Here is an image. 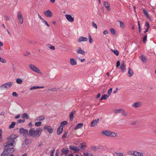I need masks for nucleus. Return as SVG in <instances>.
<instances>
[{
    "mask_svg": "<svg viewBox=\"0 0 156 156\" xmlns=\"http://www.w3.org/2000/svg\"><path fill=\"white\" fill-rule=\"evenodd\" d=\"M16 124V122H12L11 124L9 126V129L12 128L14 127Z\"/></svg>",
    "mask_w": 156,
    "mask_h": 156,
    "instance_id": "38",
    "label": "nucleus"
},
{
    "mask_svg": "<svg viewBox=\"0 0 156 156\" xmlns=\"http://www.w3.org/2000/svg\"><path fill=\"white\" fill-rule=\"evenodd\" d=\"M122 115L123 116H127V112L124 109H122L121 111Z\"/></svg>",
    "mask_w": 156,
    "mask_h": 156,
    "instance_id": "28",
    "label": "nucleus"
},
{
    "mask_svg": "<svg viewBox=\"0 0 156 156\" xmlns=\"http://www.w3.org/2000/svg\"><path fill=\"white\" fill-rule=\"evenodd\" d=\"M104 5L106 9L108 10L109 11L110 10V9L109 8V4L108 2H104Z\"/></svg>",
    "mask_w": 156,
    "mask_h": 156,
    "instance_id": "31",
    "label": "nucleus"
},
{
    "mask_svg": "<svg viewBox=\"0 0 156 156\" xmlns=\"http://www.w3.org/2000/svg\"><path fill=\"white\" fill-rule=\"evenodd\" d=\"M60 88L58 87H53L49 89L48 90L51 91H58L60 90Z\"/></svg>",
    "mask_w": 156,
    "mask_h": 156,
    "instance_id": "25",
    "label": "nucleus"
},
{
    "mask_svg": "<svg viewBox=\"0 0 156 156\" xmlns=\"http://www.w3.org/2000/svg\"><path fill=\"white\" fill-rule=\"evenodd\" d=\"M147 39V35L146 34L143 37V41L144 43H145Z\"/></svg>",
    "mask_w": 156,
    "mask_h": 156,
    "instance_id": "43",
    "label": "nucleus"
},
{
    "mask_svg": "<svg viewBox=\"0 0 156 156\" xmlns=\"http://www.w3.org/2000/svg\"><path fill=\"white\" fill-rule=\"evenodd\" d=\"M25 120H21V119H19L17 120V123H20L21 122H25Z\"/></svg>",
    "mask_w": 156,
    "mask_h": 156,
    "instance_id": "49",
    "label": "nucleus"
},
{
    "mask_svg": "<svg viewBox=\"0 0 156 156\" xmlns=\"http://www.w3.org/2000/svg\"><path fill=\"white\" fill-rule=\"evenodd\" d=\"M93 40L91 38H90V39H89V41L90 43H92L93 42Z\"/></svg>",
    "mask_w": 156,
    "mask_h": 156,
    "instance_id": "62",
    "label": "nucleus"
},
{
    "mask_svg": "<svg viewBox=\"0 0 156 156\" xmlns=\"http://www.w3.org/2000/svg\"><path fill=\"white\" fill-rule=\"evenodd\" d=\"M50 49L52 50H54L55 49V48L54 46H51L49 47Z\"/></svg>",
    "mask_w": 156,
    "mask_h": 156,
    "instance_id": "59",
    "label": "nucleus"
},
{
    "mask_svg": "<svg viewBox=\"0 0 156 156\" xmlns=\"http://www.w3.org/2000/svg\"><path fill=\"white\" fill-rule=\"evenodd\" d=\"M14 144L15 145L16 144L8 142L7 143V144L5 146V148L11 147H13Z\"/></svg>",
    "mask_w": 156,
    "mask_h": 156,
    "instance_id": "20",
    "label": "nucleus"
},
{
    "mask_svg": "<svg viewBox=\"0 0 156 156\" xmlns=\"http://www.w3.org/2000/svg\"><path fill=\"white\" fill-rule=\"evenodd\" d=\"M110 31L112 34H114L115 33V30L113 28L111 29Z\"/></svg>",
    "mask_w": 156,
    "mask_h": 156,
    "instance_id": "48",
    "label": "nucleus"
},
{
    "mask_svg": "<svg viewBox=\"0 0 156 156\" xmlns=\"http://www.w3.org/2000/svg\"><path fill=\"white\" fill-rule=\"evenodd\" d=\"M8 154L7 151L4 149L3 152L1 154L0 156H8Z\"/></svg>",
    "mask_w": 156,
    "mask_h": 156,
    "instance_id": "30",
    "label": "nucleus"
},
{
    "mask_svg": "<svg viewBox=\"0 0 156 156\" xmlns=\"http://www.w3.org/2000/svg\"><path fill=\"white\" fill-rule=\"evenodd\" d=\"M42 129L40 127L37 128L36 130L34 128H31L29 131V136L38 138L40 136L41 134Z\"/></svg>",
    "mask_w": 156,
    "mask_h": 156,
    "instance_id": "1",
    "label": "nucleus"
},
{
    "mask_svg": "<svg viewBox=\"0 0 156 156\" xmlns=\"http://www.w3.org/2000/svg\"><path fill=\"white\" fill-rule=\"evenodd\" d=\"M120 68L121 70H122V71L123 72L125 71L126 70V64L123 61L121 63Z\"/></svg>",
    "mask_w": 156,
    "mask_h": 156,
    "instance_id": "17",
    "label": "nucleus"
},
{
    "mask_svg": "<svg viewBox=\"0 0 156 156\" xmlns=\"http://www.w3.org/2000/svg\"><path fill=\"white\" fill-rule=\"evenodd\" d=\"M18 137L17 134H13L11 135L10 136L8 137L7 138L8 141L9 142H11L15 144V140Z\"/></svg>",
    "mask_w": 156,
    "mask_h": 156,
    "instance_id": "4",
    "label": "nucleus"
},
{
    "mask_svg": "<svg viewBox=\"0 0 156 156\" xmlns=\"http://www.w3.org/2000/svg\"><path fill=\"white\" fill-rule=\"evenodd\" d=\"M42 22L44 23L48 27H49V25L48 24V23H47V22L45 21V20H44Z\"/></svg>",
    "mask_w": 156,
    "mask_h": 156,
    "instance_id": "53",
    "label": "nucleus"
},
{
    "mask_svg": "<svg viewBox=\"0 0 156 156\" xmlns=\"http://www.w3.org/2000/svg\"><path fill=\"white\" fill-rule=\"evenodd\" d=\"M2 130L1 129H0V142H1L2 141Z\"/></svg>",
    "mask_w": 156,
    "mask_h": 156,
    "instance_id": "42",
    "label": "nucleus"
},
{
    "mask_svg": "<svg viewBox=\"0 0 156 156\" xmlns=\"http://www.w3.org/2000/svg\"><path fill=\"white\" fill-rule=\"evenodd\" d=\"M87 38L86 37H81L78 39L77 41L80 42L82 41H87Z\"/></svg>",
    "mask_w": 156,
    "mask_h": 156,
    "instance_id": "19",
    "label": "nucleus"
},
{
    "mask_svg": "<svg viewBox=\"0 0 156 156\" xmlns=\"http://www.w3.org/2000/svg\"><path fill=\"white\" fill-rule=\"evenodd\" d=\"M112 88H110L108 90V94H109V95H110L112 93Z\"/></svg>",
    "mask_w": 156,
    "mask_h": 156,
    "instance_id": "52",
    "label": "nucleus"
},
{
    "mask_svg": "<svg viewBox=\"0 0 156 156\" xmlns=\"http://www.w3.org/2000/svg\"><path fill=\"white\" fill-rule=\"evenodd\" d=\"M28 126L29 127H31L32 126V123L31 122L29 123L28 124Z\"/></svg>",
    "mask_w": 156,
    "mask_h": 156,
    "instance_id": "64",
    "label": "nucleus"
},
{
    "mask_svg": "<svg viewBox=\"0 0 156 156\" xmlns=\"http://www.w3.org/2000/svg\"><path fill=\"white\" fill-rule=\"evenodd\" d=\"M5 17L6 20L9 21V17H8L7 16V15L5 16Z\"/></svg>",
    "mask_w": 156,
    "mask_h": 156,
    "instance_id": "58",
    "label": "nucleus"
},
{
    "mask_svg": "<svg viewBox=\"0 0 156 156\" xmlns=\"http://www.w3.org/2000/svg\"><path fill=\"white\" fill-rule=\"evenodd\" d=\"M67 136V133H64V134L62 136V138H65Z\"/></svg>",
    "mask_w": 156,
    "mask_h": 156,
    "instance_id": "55",
    "label": "nucleus"
},
{
    "mask_svg": "<svg viewBox=\"0 0 156 156\" xmlns=\"http://www.w3.org/2000/svg\"><path fill=\"white\" fill-rule=\"evenodd\" d=\"M38 15L39 17L42 20V21H43L44 20V19H43V18L40 15L39 13H38Z\"/></svg>",
    "mask_w": 156,
    "mask_h": 156,
    "instance_id": "60",
    "label": "nucleus"
},
{
    "mask_svg": "<svg viewBox=\"0 0 156 156\" xmlns=\"http://www.w3.org/2000/svg\"><path fill=\"white\" fill-rule=\"evenodd\" d=\"M122 109H115L114 111V112L116 114H118L120 113H121Z\"/></svg>",
    "mask_w": 156,
    "mask_h": 156,
    "instance_id": "41",
    "label": "nucleus"
},
{
    "mask_svg": "<svg viewBox=\"0 0 156 156\" xmlns=\"http://www.w3.org/2000/svg\"><path fill=\"white\" fill-rule=\"evenodd\" d=\"M42 124V122L41 121H38L35 123L34 125L35 126L37 127L40 126Z\"/></svg>",
    "mask_w": 156,
    "mask_h": 156,
    "instance_id": "35",
    "label": "nucleus"
},
{
    "mask_svg": "<svg viewBox=\"0 0 156 156\" xmlns=\"http://www.w3.org/2000/svg\"><path fill=\"white\" fill-rule=\"evenodd\" d=\"M29 66L30 68L33 71L41 75L42 74V73L41 72L39 69L34 65L32 64H30L29 65Z\"/></svg>",
    "mask_w": 156,
    "mask_h": 156,
    "instance_id": "6",
    "label": "nucleus"
},
{
    "mask_svg": "<svg viewBox=\"0 0 156 156\" xmlns=\"http://www.w3.org/2000/svg\"><path fill=\"white\" fill-rule=\"evenodd\" d=\"M140 59L144 62H146L145 57L144 55H142Z\"/></svg>",
    "mask_w": 156,
    "mask_h": 156,
    "instance_id": "40",
    "label": "nucleus"
},
{
    "mask_svg": "<svg viewBox=\"0 0 156 156\" xmlns=\"http://www.w3.org/2000/svg\"><path fill=\"white\" fill-rule=\"evenodd\" d=\"M99 119H96L94 120L91 122V127H94L96 126L97 123H98Z\"/></svg>",
    "mask_w": 156,
    "mask_h": 156,
    "instance_id": "14",
    "label": "nucleus"
},
{
    "mask_svg": "<svg viewBox=\"0 0 156 156\" xmlns=\"http://www.w3.org/2000/svg\"><path fill=\"white\" fill-rule=\"evenodd\" d=\"M143 11L144 13V15L146 16L148 19H150V16L148 13L144 9H143Z\"/></svg>",
    "mask_w": 156,
    "mask_h": 156,
    "instance_id": "32",
    "label": "nucleus"
},
{
    "mask_svg": "<svg viewBox=\"0 0 156 156\" xmlns=\"http://www.w3.org/2000/svg\"><path fill=\"white\" fill-rule=\"evenodd\" d=\"M120 65V62L119 61H118L116 62V67L118 68V67Z\"/></svg>",
    "mask_w": 156,
    "mask_h": 156,
    "instance_id": "51",
    "label": "nucleus"
},
{
    "mask_svg": "<svg viewBox=\"0 0 156 156\" xmlns=\"http://www.w3.org/2000/svg\"><path fill=\"white\" fill-rule=\"evenodd\" d=\"M127 154L129 155L133 156H143L142 153L134 151H128Z\"/></svg>",
    "mask_w": 156,
    "mask_h": 156,
    "instance_id": "3",
    "label": "nucleus"
},
{
    "mask_svg": "<svg viewBox=\"0 0 156 156\" xmlns=\"http://www.w3.org/2000/svg\"><path fill=\"white\" fill-rule=\"evenodd\" d=\"M44 129L45 130H47L50 133H52L53 132V129L50 126L48 125H45L44 127Z\"/></svg>",
    "mask_w": 156,
    "mask_h": 156,
    "instance_id": "9",
    "label": "nucleus"
},
{
    "mask_svg": "<svg viewBox=\"0 0 156 156\" xmlns=\"http://www.w3.org/2000/svg\"><path fill=\"white\" fill-rule=\"evenodd\" d=\"M108 31L107 30H105L104 32H103V34L105 35H106V34H108Z\"/></svg>",
    "mask_w": 156,
    "mask_h": 156,
    "instance_id": "56",
    "label": "nucleus"
},
{
    "mask_svg": "<svg viewBox=\"0 0 156 156\" xmlns=\"http://www.w3.org/2000/svg\"><path fill=\"white\" fill-rule=\"evenodd\" d=\"M24 142L26 145H28L29 144V140L27 138L25 139Z\"/></svg>",
    "mask_w": 156,
    "mask_h": 156,
    "instance_id": "47",
    "label": "nucleus"
},
{
    "mask_svg": "<svg viewBox=\"0 0 156 156\" xmlns=\"http://www.w3.org/2000/svg\"><path fill=\"white\" fill-rule=\"evenodd\" d=\"M20 114L18 115L15 117V118L16 119H18L20 117Z\"/></svg>",
    "mask_w": 156,
    "mask_h": 156,
    "instance_id": "63",
    "label": "nucleus"
},
{
    "mask_svg": "<svg viewBox=\"0 0 156 156\" xmlns=\"http://www.w3.org/2000/svg\"><path fill=\"white\" fill-rule=\"evenodd\" d=\"M120 23V26L121 27L123 28L124 27V23L120 21H119Z\"/></svg>",
    "mask_w": 156,
    "mask_h": 156,
    "instance_id": "46",
    "label": "nucleus"
},
{
    "mask_svg": "<svg viewBox=\"0 0 156 156\" xmlns=\"http://www.w3.org/2000/svg\"><path fill=\"white\" fill-rule=\"evenodd\" d=\"M17 17L20 23L21 24H23V18L21 12L19 11L17 12Z\"/></svg>",
    "mask_w": 156,
    "mask_h": 156,
    "instance_id": "7",
    "label": "nucleus"
},
{
    "mask_svg": "<svg viewBox=\"0 0 156 156\" xmlns=\"http://www.w3.org/2000/svg\"><path fill=\"white\" fill-rule=\"evenodd\" d=\"M69 148L72 150H73L75 152H77L80 150V149L76 147L73 146H70Z\"/></svg>",
    "mask_w": 156,
    "mask_h": 156,
    "instance_id": "21",
    "label": "nucleus"
},
{
    "mask_svg": "<svg viewBox=\"0 0 156 156\" xmlns=\"http://www.w3.org/2000/svg\"><path fill=\"white\" fill-rule=\"evenodd\" d=\"M145 26L147 27H148V29L149 28V25L148 22H146L145 24Z\"/></svg>",
    "mask_w": 156,
    "mask_h": 156,
    "instance_id": "57",
    "label": "nucleus"
},
{
    "mask_svg": "<svg viewBox=\"0 0 156 156\" xmlns=\"http://www.w3.org/2000/svg\"><path fill=\"white\" fill-rule=\"evenodd\" d=\"M111 51L113 52L116 55L118 56L119 55V52L118 50H113L112 49H111Z\"/></svg>",
    "mask_w": 156,
    "mask_h": 156,
    "instance_id": "39",
    "label": "nucleus"
},
{
    "mask_svg": "<svg viewBox=\"0 0 156 156\" xmlns=\"http://www.w3.org/2000/svg\"><path fill=\"white\" fill-rule=\"evenodd\" d=\"M142 105V103L141 102L138 101L134 103L132 105V107L133 108H140Z\"/></svg>",
    "mask_w": 156,
    "mask_h": 156,
    "instance_id": "10",
    "label": "nucleus"
},
{
    "mask_svg": "<svg viewBox=\"0 0 156 156\" xmlns=\"http://www.w3.org/2000/svg\"><path fill=\"white\" fill-rule=\"evenodd\" d=\"M92 25L96 29H97V26L94 23V22H93L92 23Z\"/></svg>",
    "mask_w": 156,
    "mask_h": 156,
    "instance_id": "54",
    "label": "nucleus"
},
{
    "mask_svg": "<svg viewBox=\"0 0 156 156\" xmlns=\"http://www.w3.org/2000/svg\"><path fill=\"white\" fill-rule=\"evenodd\" d=\"M45 119V116L44 115H40L37 117L35 121H41Z\"/></svg>",
    "mask_w": 156,
    "mask_h": 156,
    "instance_id": "16",
    "label": "nucleus"
},
{
    "mask_svg": "<svg viewBox=\"0 0 156 156\" xmlns=\"http://www.w3.org/2000/svg\"><path fill=\"white\" fill-rule=\"evenodd\" d=\"M128 69H129L128 72V76L129 77H131L133 74V72L132 69L131 68H128Z\"/></svg>",
    "mask_w": 156,
    "mask_h": 156,
    "instance_id": "29",
    "label": "nucleus"
},
{
    "mask_svg": "<svg viewBox=\"0 0 156 156\" xmlns=\"http://www.w3.org/2000/svg\"><path fill=\"white\" fill-rule=\"evenodd\" d=\"M63 126H59L57 130V133L58 135H60L62 133L63 130Z\"/></svg>",
    "mask_w": 156,
    "mask_h": 156,
    "instance_id": "24",
    "label": "nucleus"
},
{
    "mask_svg": "<svg viewBox=\"0 0 156 156\" xmlns=\"http://www.w3.org/2000/svg\"><path fill=\"white\" fill-rule=\"evenodd\" d=\"M76 52L78 54H81L82 55H83L85 53V51L82 50L80 48H79L77 49Z\"/></svg>",
    "mask_w": 156,
    "mask_h": 156,
    "instance_id": "22",
    "label": "nucleus"
},
{
    "mask_svg": "<svg viewBox=\"0 0 156 156\" xmlns=\"http://www.w3.org/2000/svg\"><path fill=\"white\" fill-rule=\"evenodd\" d=\"M14 146H13V147L5 148L4 149L7 151V152H8V154L12 153L15 151L14 149Z\"/></svg>",
    "mask_w": 156,
    "mask_h": 156,
    "instance_id": "11",
    "label": "nucleus"
},
{
    "mask_svg": "<svg viewBox=\"0 0 156 156\" xmlns=\"http://www.w3.org/2000/svg\"><path fill=\"white\" fill-rule=\"evenodd\" d=\"M102 134L106 136L111 137H114L117 136V133L107 130H105V131L102 132Z\"/></svg>",
    "mask_w": 156,
    "mask_h": 156,
    "instance_id": "2",
    "label": "nucleus"
},
{
    "mask_svg": "<svg viewBox=\"0 0 156 156\" xmlns=\"http://www.w3.org/2000/svg\"><path fill=\"white\" fill-rule=\"evenodd\" d=\"M44 88V87L42 86H33L31 87L30 89V90H32L34 89H36L39 88Z\"/></svg>",
    "mask_w": 156,
    "mask_h": 156,
    "instance_id": "26",
    "label": "nucleus"
},
{
    "mask_svg": "<svg viewBox=\"0 0 156 156\" xmlns=\"http://www.w3.org/2000/svg\"><path fill=\"white\" fill-rule=\"evenodd\" d=\"M75 113V111H73L69 115V118L71 121H73V115Z\"/></svg>",
    "mask_w": 156,
    "mask_h": 156,
    "instance_id": "27",
    "label": "nucleus"
},
{
    "mask_svg": "<svg viewBox=\"0 0 156 156\" xmlns=\"http://www.w3.org/2000/svg\"><path fill=\"white\" fill-rule=\"evenodd\" d=\"M90 150L94 151H96L98 149V148L97 147L95 146H93L91 147H90Z\"/></svg>",
    "mask_w": 156,
    "mask_h": 156,
    "instance_id": "34",
    "label": "nucleus"
},
{
    "mask_svg": "<svg viewBox=\"0 0 156 156\" xmlns=\"http://www.w3.org/2000/svg\"><path fill=\"white\" fill-rule=\"evenodd\" d=\"M67 123V122L66 121H63L61 123V126H63L65 125H66Z\"/></svg>",
    "mask_w": 156,
    "mask_h": 156,
    "instance_id": "44",
    "label": "nucleus"
},
{
    "mask_svg": "<svg viewBox=\"0 0 156 156\" xmlns=\"http://www.w3.org/2000/svg\"><path fill=\"white\" fill-rule=\"evenodd\" d=\"M44 13L46 17L50 18L52 16V12L49 10L44 12Z\"/></svg>",
    "mask_w": 156,
    "mask_h": 156,
    "instance_id": "12",
    "label": "nucleus"
},
{
    "mask_svg": "<svg viewBox=\"0 0 156 156\" xmlns=\"http://www.w3.org/2000/svg\"><path fill=\"white\" fill-rule=\"evenodd\" d=\"M13 84V83L12 82L6 83L1 86L0 89L1 90H3L5 88H9L12 86Z\"/></svg>",
    "mask_w": 156,
    "mask_h": 156,
    "instance_id": "5",
    "label": "nucleus"
},
{
    "mask_svg": "<svg viewBox=\"0 0 156 156\" xmlns=\"http://www.w3.org/2000/svg\"><path fill=\"white\" fill-rule=\"evenodd\" d=\"M123 155V154L122 153L120 152L118 154V155L117 156H122Z\"/></svg>",
    "mask_w": 156,
    "mask_h": 156,
    "instance_id": "61",
    "label": "nucleus"
},
{
    "mask_svg": "<svg viewBox=\"0 0 156 156\" xmlns=\"http://www.w3.org/2000/svg\"><path fill=\"white\" fill-rule=\"evenodd\" d=\"M0 62L3 63H6V60L0 56Z\"/></svg>",
    "mask_w": 156,
    "mask_h": 156,
    "instance_id": "37",
    "label": "nucleus"
},
{
    "mask_svg": "<svg viewBox=\"0 0 156 156\" xmlns=\"http://www.w3.org/2000/svg\"><path fill=\"white\" fill-rule=\"evenodd\" d=\"M16 81L17 83L18 84H20L22 83L23 80L21 79L18 78L16 79Z\"/></svg>",
    "mask_w": 156,
    "mask_h": 156,
    "instance_id": "36",
    "label": "nucleus"
},
{
    "mask_svg": "<svg viewBox=\"0 0 156 156\" xmlns=\"http://www.w3.org/2000/svg\"><path fill=\"white\" fill-rule=\"evenodd\" d=\"M12 95L13 96L15 97H17L18 95L16 92H13L12 93Z\"/></svg>",
    "mask_w": 156,
    "mask_h": 156,
    "instance_id": "50",
    "label": "nucleus"
},
{
    "mask_svg": "<svg viewBox=\"0 0 156 156\" xmlns=\"http://www.w3.org/2000/svg\"><path fill=\"white\" fill-rule=\"evenodd\" d=\"M19 132L20 133L22 134L23 136L26 137V135L28 133V131L27 129L22 128L20 129Z\"/></svg>",
    "mask_w": 156,
    "mask_h": 156,
    "instance_id": "8",
    "label": "nucleus"
},
{
    "mask_svg": "<svg viewBox=\"0 0 156 156\" xmlns=\"http://www.w3.org/2000/svg\"><path fill=\"white\" fill-rule=\"evenodd\" d=\"M22 117L23 118H25L26 119H28L29 118V116L27 113H24L22 114Z\"/></svg>",
    "mask_w": 156,
    "mask_h": 156,
    "instance_id": "33",
    "label": "nucleus"
},
{
    "mask_svg": "<svg viewBox=\"0 0 156 156\" xmlns=\"http://www.w3.org/2000/svg\"><path fill=\"white\" fill-rule=\"evenodd\" d=\"M83 123H78L75 126V127L74 128V129L75 130H76L78 129L81 128L83 127Z\"/></svg>",
    "mask_w": 156,
    "mask_h": 156,
    "instance_id": "23",
    "label": "nucleus"
},
{
    "mask_svg": "<svg viewBox=\"0 0 156 156\" xmlns=\"http://www.w3.org/2000/svg\"><path fill=\"white\" fill-rule=\"evenodd\" d=\"M65 16L68 21L70 22H72L74 21V18L72 17L70 15L66 14Z\"/></svg>",
    "mask_w": 156,
    "mask_h": 156,
    "instance_id": "13",
    "label": "nucleus"
},
{
    "mask_svg": "<svg viewBox=\"0 0 156 156\" xmlns=\"http://www.w3.org/2000/svg\"><path fill=\"white\" fill-rule=\"evenodd\" d=\"M62 154L64 155L65 156H66L67 154L69 152L68 149L66 148H63L62 149Z\"/></svg>",
    "mask_w": 156,
    "mask_h": 156,
    "instance_id": "15",
    "label": "nucleus"
},
{
    "mask_svg": "<svg viewBox=\"0 0 156 156\" xmlns=\"http://www.w3.org/2000/svg\"><path fill=\"white\" fill-rule=\"evenodd\" d=\"M70 63L72 66H75L77 64V62L75 59L71 58H70Z\"/></svg>",
    "mask_w": 156,
    "mask_h": 156,
    "instance_id": "18",
    "label": "nucleus"
},
{
    "mask_svg": "<svg viewBox=\"0 0 156 156\" xmlns=\"http://www.w3.org/2000/svg\"><path fill=\"white\" fill-rule=\"evenodd\" d=\"M109 96H108L107 94H103L102 97L104 99L106 100Z\"/></svg>",
    "mask_w": 156,
    "mask_h": 156,
    "instance_id": "45",
    "label": "nucleus"
}]
</instances>
